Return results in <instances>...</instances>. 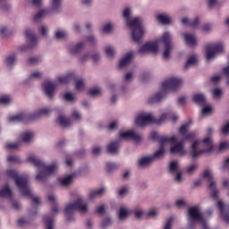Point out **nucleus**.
<instances>
[{
	"label": "nucleus",
	"mask_w": 229,
	"mask_h": 229,
	"mask_svg": "<svg viewBox=\"0 0 229 229\" xmlns=\"http://www.w3.org/2000/svg\"><path fill=\"white\" fill-rule=\"evenodd\" d=\"M164 44L165 51L163 53V58L167 60L169 55H171V49H173V38H171V34L169 32H165L162 38L156 42H147L145 43L140 49L139 53L143 55V53H158V44Z\"/></svg>",
	"instance_id": "f257e3e1"
},
{
	"label": "nucleus",
	"mask_w": 229,
	"mask_h": 229,
	"mask_svg": "<svg viewBox=\"0 0 229 229\" xmlns=\"http://www.w3.org/2000/svg\"><path fill=\"white\" fill-rule=\"evenodd\" d=\"M5 174L8 176V178L14 180L15 185L18 187L22 196L30 198L35 205H40V199L38 197H33L31 188H30V184H28V176L19 175V173H17L15 170H7Z\"/></svg>",
	"instance_id": "f03ea898"
},
{
	"label": "nucleus",
	"mask_w": 229,
	"mask_h": 229,
	"mask_svg": "<svg viewBox=\"0 0 229 229\" xmlns=\"http://www.w3.org/2000/svg\"><path fill=\"white\" fill-rule=\"evenodd\" d=\"M130 8L123 10V17L127 21V26L131 30V38L136 44H140L142 37H144V27H142V20L140 17H136L133 20H130Z\"/></svg>",
	"instance_id": "7ed1b4c3"
},
{
	"label": "nucleus",
	"mask_w": 229,
	"mask_h": 229,
	"mask_svg": "<svg viewBox=\"0 0 229 229\" xmlns=\"http://www.w3.org/2000/svg\"><path fill=\"white\" fill-rule=\"evenodd\" d=\"M29 164H33L35 167H38L39 169V173L36 175V180L38 182H44L47 178V174H53L56 169H58V165L56 164H53L50 165H46L40 158L35 157V156H30L27 159Z\"/></svg>",
	"instance_id": "20e7f679"
},
{
	"label": "nucleus",
	"mask_w": 229,
	"mask_h": 229,
	"mask_svg": "<svg viewBox=\"0 0 229 229\" xmlns=\"http://www.w3.org/2000/svg\"><path fill=\"white\" fill-rule=\"evenodd\" d=\"M183 83L182 79L172 77L162 83V89L164 91H158L155 96L148 98V105H153L158 103L165 96V91L167 90H178Z\"/></svg>",
	"instance_id": "39448f33"
},
{
	"label": "nucleus",
	"mask_w": 229,
	"mask_h": 229,
	"mask_svg": "<svg viewBox=\"0 0 229 229\" xmlns=\"http://www.w3.org/2000/svg\"><path fill=\"white\" fill-rule=\"evenodd\" d=\"M89 208V204L83 202L82 199H78L74 200L72 203H69L64 208V216L67 217L68 223L71 221H74V210H78L81 214H86Z\"/></svg>",
	"instance_id": "423d86ee"
},
{
	"label": "nucleus",
	"mask_w": 229,
	"mask_h": 229,
	"mask_svg": "<svg viewBox=\"0 0 229 229\" xmlns=\"http://www.w3.org/2000/svg\"><path fill=\"white\" fill-rule=\"evenodd\" d=\"M51 109L43 108L33 114L21 113L11 116L9 118V123H30V121H35L38 119L41 115H49Z\"/></svg>",
	"instance_id": "0eeeda50"
},
{
	"label": "nucleus",
	"mask_w": 229,
	"mask_h": 229,
	"mask_svg": "<svg viewBox=\"0 0 229 229\" xmlns=\"http://www.w3.org/2000/svg\"><path fill=\"white\" fill-rule=\"evenodd\" d=\"M202 142H203L204 146L207 148L206 149L198 150V148H199V140H195L191 144L192 158H198V157L203 155V153H210V152L214 151V149H216V146H214L212 144V138H210V137L205 138L202 140Z\"/></svg>",
	"instance_id": "6e6552de"
},
{
	"label": "nucleus",
	"mask_w": 229,
	"mask_h": 229,
	"mask_svg": "<svg viewBox=\"0 0 229 229\" xmlns=\"http://www.w3.org/2000/svg\"><path fill=\"white\" fill-rule=\"evenodd\" d=\"M165 121V114H162L159 119H157L151 115V114H140L137 116L135 123L137 126H140V128H143V126H146L148 124H160Z\"/></svg>",
	"instance_id": "1a4fd4ad"
},
{
	"label": "nucleus",
	"mask_w": 229,
	"mask_h": 229,
	"mask_svg": "<svg viewBox=\"0 0 229 229\" xmlns=\"http://www.w3.org/2000/svg\"><path fill=\"white\" fill-rule=\"evenodd\" d=\"M188 221L190 228H194V225L196 222L199 221L201 223L203 228L207 226L205 223V218H203V215L199 213V208L198 207H191L188 209Z\"/></svg>",
	"instance_id": "9d476101"
},
{
	"label": "nucleus",
	"mask_w": 229,
	"mask_h": 229,
	"mask_svg": "<svg viewBox=\"0 0 229 229\" xmlns=\"http://www.w3.org/2000/svg\"><path fill=\"white\" fill-rule=\"evenodd\" d=\"M174 144L176 143V136H172L170 138L168 137H162L159 140V149L157 150L153 156H151L152 159H156V158H161V157H164V154L165 153V148L164 146H165V144Z\"/></svg>",
	"instance_id": "9b49d317"
},
{
	"label": "nucleus",
	"mask_w": 229,
	"mask_h": 229,
	"mask_svg": "<svg viewBox=\"0 0 229 229\" xmlns=\"http://www.w3.org/2000/svg\"><path fill=\"white\" fill-rule=\"evenodd\" d=\"M225 47L223 43L210 44L206 46V58L207 60H212L218 53H223Z\"/></svg>",
	"instance_id": "f8f14e48"
},
{
	"label": "nucleus",
	"mask_w": 229,
	"mask_h": 229,
	"mask_svg": "<svg viewBox=\"0 0 229 229\" xmlns=\"http://www.w3.org/2000/svg\"><path fill=\"white\" fill-rule=\"evenodd\" d=\"M25 36L29 40V46H22L20 48V51L22 53L24 51H28V49H31L37 46V37L33 35V31L28 29L25 30Z\"/></svg>",
	"instance_id": "ddd939ff"
},
{
	"label": "nucleus",
	"mask_w": 229,
	"mask_h": 229,
	"mask_svg": "<svg viewBox=\"0 0 229 229\" xmlns=\"http://www.w3.org/2000/svg\"><path fill=\"white\" fill-rule=\"evenodd\" d=\"M120 139H123V140H134V142H140L141 137L140 134H137L133 131H127L124 132L120 131L119 132Z\"/></svg>",
	"instance_id": "4468645a"
},
{
	"label": "nucleus",
	"mask_w": 229,
	"mask_h": 229,
	"mask_svg": "<svg viewBox=\"0 0 229 229\" xmlns=\"http://www.w3.org/2000/svg\"><path fill=\"white\" fill-rule=\"evenodd\" d=\"M43 89L45 90L46 96H47L49 99H53V96H55V90L56 89V84L53 83L51 81H46L43 83Z\"/></svg>",
	"instance_id": "2eb2a0df"
},
{
	"label": "nucleus",
	"mask_w": 229,
	"mask_h": 229,
	"mask_svg": "<svg viewBox=\"0 0 229 229\" xmlns=\"http://www.w3.org/2000/svg\"><path fill=\"white\" fill-rule=\"evenodd\" d=\"M217 207L220 210V214L223 215L224 220L229 225V204L225 206L222 200L217 201Z\"/></svg>",
	"instance_id": "dca6fc26"
},
{
	"label": "nucleus",
	"mask_w": 229,
	"mask_h": 229,
	"mask_svg": "<svg viewBox=\"0 0 229 229\" xmlns=\"http://www.w3.org/2000/svg\"><path fill=\"white\" fill-rule=\"evenodd\" d=\"M193 103L199 105V106H205L207 105V98L203 94H195L192 97Z\"/></svg>",
	"instance_id": "f3484780"
},
{
	"label": "nucleus",
	"mask_w": 229,
	"mask_h": 229,
	"mask_svg": "<svg viewBox=\"0 0 229 229\" xmlns=\"http://www.w3.org/2000/svg\"><path fill=\"white\" fill-rule=\"evenodd\" d=\"M133 58V53L129 52L127 53L124 57L120 60L119 63V69H123V67H126V65L130 64L131 63V60Z\"/></svg>",
	"instance_id": "a211bd4d"
},
{
	"label": "nucleus",
	"mask_w": 229,
	"mask_h": 229,
	"mask_svg": "<svg viewBox=\"0 0 229 229\" xmlns=\"http://www.w3.org/2000/svg\"><path fill=\"white\" fill-rule=\"evenodd\" d=\"M183 37L187 46H191V47H195V46H197L196 36L193 34L184 33Z\"/></svg>",
	"instance_id": "6ab92c4d"
},
{
	"label": "nucleus",
	"mask_w": 229,
	"mask_h": 229,
	"mask_svg": "<svg viewBox=\"0 0 229 229\" xmlns=\"http://www.w3.org/2000/svg\"><path fill=\"white\" fill-rule=\"evenodd\" d=\"M184 144H185L184 140L179 141L174 147H171L170 153L172 155H176L177 153H182V151H183Z\"/></svg>",
	"instance_id": "aec40b11"
},
{
	"label": "nucleus",
	"mask_w": 229,
	"mask_h": 229,
	"mask_svg": "<svg viewBox=\"0 0 229 229\" xmlns=\"http://www.w3.org/2000/svg\"><path fill=\"white\" fill-rule=\"evenodd\" d=\"M121 147L119 140L112 141L107 145V153L111 155H115L117 153L119 148Z\"/></svg>",
	"instance_id": "412c9836"
},
{
	"label": "nucleus",
	"mask_w": 229,
	"mask_h": 229,
	"mask_svg": "<svg viewBox=\"0 0 229 229\" xmlns=\"http://www.w3.org/2000/svg\"><path fill=\"white\" fill-rule=\"evenodd\" d=\"M153 162H155L153 157L151 156H148V157H141L139 160V165L140 167H149V165H151Z\"/></svg>",
	"instance_id": "4be33fe9"
},
{
	"label": "nucleus",
	"mask_w": 229,
	"mask_h": 229,
	"mask_svg": "<svg viewBox=\"0 0 229 229\" xmlns=\"http://www.w3.org/2000/svg\"><path fill=\"white\" fill-rule=\"evenodd\" d=\"M55 123H58L59 126L63 128H67L70 124H72L71 118H65L64 115H59L55 120Z\"/></svg>",
	"instance_id": "5701e85b"
},
{
	"label": "nucleus",
	"mask_w": 229,
	"mask_h": 229,
	"mask_svg": "<svg viewBox=\"0 0 229 229\" xmlns=\"http://www.w3.org/2000/svg\"><path fill=\"white\" fill-rule=\"evenodd\" d=\"M209 191H211V198L213 199H219V191L216 188V182L211 181L208 185Z\"/></svg>",
	"instance_id": "b1692460"
},
{
	"label": "nucleus",
	"mask_w": 229,
	"mask_h": 229,
	"mask_svg": "<svg viewBox=\"0 0 229 229\" xmlns=\"http://www.w3.org/2000/svg\"><path fill=\"white\" fill-rule=\"evenodd\" d=\"M0 198H12V190L8 184L0 190Z\"/></svg>",
	"instance_id": "393cba45"
},
{
	"label": "nucleus",
	"mask_w": 229,
	"mask_h": 229,
	"mask_svg": "<svg viewBox=\"0 0 229 229\" xmlns=\"http://www.w3.org/2000/svg\"><path fill=\"white\" fill-rule=\"evenodd\" d=\"M83 47H85V43L80 42L70 50V53L71 55H78V53H81V49H83Z\"/></svg>",
	"instance_id": "a878e982"
},
{
	"label": "nucleus",
	"mask_w": 229,
	"mask_h": 229,
	"mask_svg": "<svg viewBox=\"0 0 229 229\" xmlns=\"http://www.w3.org/2000/svg\"><path fill=\"white\" fill-rule=\"evenodd\" d=\"M48 201L52 203V212L58 214V204L56 203V197L55 195L48 196Z\"/></svg>",
	"instance_id": "bb28decb"
},
{
	"label": "nucleus",
	"mask_w": 229,
	"mask_h": 229,
	"mask_svg": "<svg viewBox=\"0 0 229 229\" xmlns=\"http://www.w3.org/2000/svg\"><path fill=\"white\" fill-rule=\"evenodd\" d=\"M157 19L161 24H171V18L167 14H158Z\"/></svg>",
	"instance_id": "cd10ccee"
},
{
	"label": "nucleus",
	"mask_w": 229,
	"mask_h": 229,
	"mask_svg": "<svg viewBox=\"0 0 229 229\" xmlns=\"http://www.w3.org/2000/svg\"><path fill=\"white\" fill-rule=\"evenodd\" d=\"M182 22L184 25L189 24L191 26V28H196L198 24H199V18H195L192 21H190L187 18H182Z\"/></svg>",
	"instance_id": "c85d7f7f"
},
{
	"label": "nucleus",
	"mask_w": 229,
	"mask_h": 229,
	"mask_svg": "<svg viewBox=\"0 0 229 229\" xmlns=\"http://www.w3.org/2000/svg\"><path fill=\"white\" fill-rule=\"evenodd\" d=\"M43 221L47 229H53V216H45Z\"/></svg>",
	"instance_id": "c756f323"
},
{
	"label": "nucleus",
	"mask_w": 229,
	"mask_h": 229,
	"mask_svg": "<svg viewBox=\"0 0 229 229\" xmlns=\"http://www.w3.org/2000/svg\"><path fill=\"white\" fill-rule=\"evenodd\" d=\"M72 78H74V74L69 73L65 76L58 77L57 80H58L59 83L65 84V83H69V81H71L72 80Z\"/></svg>",
	"instance_id": "7c9ffc66"
},
{
	"label": "nucleus",
	"mask_w": 229,
	"mask_h": 229,
	"mask_svg": "<svg viewBox=\"0 0 229 229\" xmlns=\"http://www.w3.org/2000/svg\"><path fill=\"white\" fill-rule=\"evenodd\" d=\"M103 194H105V188H101L99 190L93 191L89 193V199H94V198L103 196Z\"/></svg>",
	"instance_id": "2f4dec72"
},
{
	"label": "nucleus",
	"mask_w": 229,
	"mask_h": 229,
	"mask_svg": "<svg viewBox=\"0 0 229 229\" xmlns=\"http://www.w3.org/2000/svg\"><path fill=\"white\" fill-rule=\"evenodd\" d=\"M197 63H198V58L196 57V55H191L186 62L184 69H189L190 65H196Z\"/></svg>",
	"instance_id": "473e14b6"
},
{
	"label": "nucleus",
	"mask_w": 229,
	"mask_h": 229,
	"mask_svg": "<svg viewBox=\"0 0 229 229\" xmlns=\"http://www.w3.org/2000/svg\"><path fill=\"white\" fill-rule=\"evenodd\" d=\"M16 61L17 58L15 57V54L9 55L5 60L7 67H12V65H13Z\"/></svg>",
	"instance_id": "72a5a7b5"
},
{
	"label": "nucleus",
	"mask_w": 229,
	"mask_h": 229,
	"mask_svg": "<svg viewBox=\"0 0 229 229\" xmlns=\"http://www.w3.org/2000/svg\"><path fill=\"white\" fill-rule=\"evenodd\" d=\"M23 142H30L33 139V132L26 131L21 134Z\"/></svg>",
	"instance_id": "f704fd0d"
},
{
	"label": "nucleus",
	"mask_w": 229,
	"mask_h": 229,
	"mask_svg": "<svg viewBox=\"0 0 229 229\" xmlns=\"http://www.w3.org/2000/svg\"><path fill=\"white\" fill-rule=\"evenodd\" d=\"M47 13H49V11L43 9L40 10L36 15L34 16V21H40L42 17H46Z\"/></svg>",
	"instance_id": "c9c22d12"
},
{
	"label": "nucleus",
	"mask_w": 229,
	"mask_h": 229,
	"mask_svg": "<svg viewBox=\"0 0 229 229\" xmlns=\"http://www.w3.org/2000/svg\"><path fill=\"white\" fill-rule=\"evenodd\" d=\"M62 0H52V12H60V4Z\"/></svg>",
	"instance_id": "e433bc0d"
},
{
	"label": "nucleus",
	"mask_w": 229,
	"mask_h": 229,
	"mask_svg": "<svg viewBox=\"0 0 229 229\" xmlns=\"http://www.w3.org/2000/svg\"><path fill=\"white\" fill-rule=\"evenodd\" d=\"M40 62H42L40 56L30 57L28 59L29 65H37V64H40Z\"/></svg>",
	"instance_id": "4c0bfd02"
},
{
	"label": "nucleus",
	"mask_w": 229,
	"mask_h": 229,
	"mask_svg": "<svg viewBox=\"0 0 229 229\" xmlns=\"http://www.w3.org/2000/svg\"><path fill=\"white\" fill-rule=\"evenodd\" d=\"M107 58H114L115 55V50L112 47H107L105 49Z\"/></svg>",
	"instance_id": "58836bf2"
},
{
	"label": "nucleus",
	"mask_w": 229,
	"mask_h": 229,
	"mask_svg": "<svg viewBox=\"0 0 229 229\" xmlns=\"http://www.w3.org/2000/svg\"><path fill=\"white\" fill-rule=\"evenodd\" d=\"M72 178H74V174H70L64 179L61 180L62 185H69L71 182H72Z\"/></svg>",
	"instance_id": "ea45409f"
},
{
	"label": "nucleus",
	"mask_w": 229,
	"mask_h": 229,
	"mask_svg": "<svg viewBox=\"0 0 229 229\" xmlns=\"http://www.w3.org/2000/svg\"><path fill=\"white\" fill-rule=\"evenodd\" d=\"M163 115H165V119H167L168 121H172L173 123H176L178 121V115L176 114H163Z\"/></svg>",
	"instance_id": "a19ab883"
},
{
	"label": "nucleus",
	"mask_w": 229,
	"mask_h": 229,
	"mask_svg": "<svg viewBox=\"0 0 229 229\" xmlns=\"http://www.w3.org/2000/svg\"><path fill=\"white\" fill-rule=\"evenodd\" d=\"M128 217V210H126L124 208H120L119 210V219H126Z\"/></svg>",
	"instance_id": "79ce46f5"
},
{
	"label": "nucleus",
	"mask_w": 229,
	"mask_h": 229,
	"mask_svg": "<svg viewBox=\"0 0 229 229\" xmlns=\"http://www.w3.org/2000/svg\"><path fill=\"white\" fill-rule=\"evenodd\" d=\"M75 89L77 90H83V89H85V83L83 82L82 79L76 81Z\"/></svg>",
	"instance_id": "37998d69"
},
{
	"label": "nucleus",
	"mask_w": 229,
	"mask_h": 229,
	"mask_svg": "<svg viewBox=\"0 0 229 229\" xmlns=\"http://www.w3.org/2000/svg\"><path fill=\"white\" fill-rule=\"evenodd\" d=\"M88 94L89 96H92V97L101 96V89H89Z\"/></svg>",
	"instance_id": "c03bdc74"
},
{
	"label": "nucleus",
	"mask_w": 229,
	"mask_h": 229,
	"mask_svg": "<svg viewBox=\"0 0 229 229\" xmlns=\"http://www.w3.org/2000/svg\"><path fill=\"white\" fill-rule=\"evenodd\" d=\"M187 131H189V123L182 124V125L180 127L179 133H180L181 135H186V134H187Z\"/></svg>",
	"instance_id": "a18cd8bd"
},
{
	"label": "nucleus",
	"mask_w": 229,
	"mask_h": 229,
	"mask_svg": "<svg viewBox=\"0 0 229 229\" xmlns=\"http://www.w3.org/2000/svg\"><path fill=\"white\" fill-rule=\"evenodd\" d=\"M110 225H112V219L110 217L104 218L101 228H106V226H110Z\"/></svg>",
	"instance_id": "49530a36"
},
{
	"label": "nucleus",
	"mask_w": 229,
	"mask_h": 229,
	"mask_svg": "<svg viewBox=\"0 0 229 229\" xmlns=\"http://www.w3.org/2000/svg\"><path fill=\"white\" fill-rule=\"evenodd\" d=\"M117 169V165L114 163H107L106 164V171L107 173H112V171H115Z\"/></svg>",
	"instance_id": "de8ad7c7"
},
{
	"label": "nucleus",
	"mask_w": 229,
	"mask_h": 229,
	"mask_svg": "<svg viewBox=\"0 0 229 229\" xmlns=\"http://www.w3.org/2000/svg\"><path fill=\"white\" fill-rule=\"evenodd\" d=\"M194 139H196V132H190L185 136L184 140H189V142H192Z\"/></svg>",
	"instance_id": "09e8293b"
},
{
	"label": "nucleus",
	"mask_w": 229,
	"mask_h": 229,
	"mask_svg": "<svg viewBox=\"0 0 229 229\" xmlns=\"http://www.w3.org/2000/svg\"><path fill=\"white\" fill-rule=\"evenodd\" d=\"M67 36V33L64 30H57L55 32V38L60 39V38H65V37Z\"/></svg>",
	"instance_id": "8fccbe9b"
},
{
	"label": "nucleus",
	"mask_w": 229,
	"mask_h": 229,
	"mask_svg": "<svg viewBox=\"0 0 229 229\" xmlns=\"http://www.w3.org/2000/svg\"><path fill=\"white\" fill-rule=\"evenodd\" d=\"M64 99L68 102L74 101V95H72L70 92H67L64 95Z\"/></svg>",
	"instance_id": "3c124183"
},
{
	"label": "nucleus",
	"mask_w": 229,
	"mask_h": 229,
	"mask_svg": "<svg viewBox=\"0 0 229 229\" xmlns=\"http://www.w3.org/2000/svg\"><path fill=\"white\" fill-rule=\"evenodd\" d=\"M178 171V163L176 161H173L170 164V173H176Z\"/></svg>",
	"instance_id": "603ef678"
},
{
	"label": "nucleus",
	"mask_w": 229,
	"mask_h": 229,
	"mask_svg": "<svg viewBox=\"0 0 229 229\" xmlns=\"http://www.w3.org/2000/svg\"><path fill=\"white\" fill-rule=\"evenodd\" d=\"M7 160L11 164H19V162H21V159L18 157L13 156L8 157Z\"/></svg>",
	"instance_id": "864d4df0"
},
{
	"label": "nucleus",
	"mask_w": 229,
	"mask_h": 229,
	"mask_svg": "<svg viewBox=\"0 0 229 229\" xmlns=\"http://www.w3.org/2000/svg\"><path fill=\"white\" fill-rule=\"evenodd\" d=\"M0 105H10V97L4 96L0 98Z\"/></svg>",
	"instance_id": "5fc2aeb1"
},
{
	"label": "nucleus",
	"mask_w": 229,
	"mask_h": 229,
	"mask_svg": "<svg viewBox=\"0 0 229 229\" xmlns=\"http://www.w3.org/2000/svg\"><path fill=\"white\" fill-rule=\"evenodd\" d=\"M203 178H207L208 180V182H212L213 175L210 173V170L204 171Z\"/></svg>",
	"instance_id": "6e6d98bb"
},
{
	"label": "nucleus",
	"mask_w": 229,
	"mask_h": 229,
	"mask_svg": "<svg viewBox=\"0 0 229 229\" xmlns=\"http://www.w3.org/2000/svg\"><path fill=\"white\" fill-rule=\"evenodd\" d=\"M26 225H30V222L26 218H20L18 219V225L20 226H26Z\"/></svg>",
	"instance_id": "4d7b16f0"
},
{
	"label": "nucleus",
	"mask_w": 229,
	"mask_h": 229,
	"mask_svg": "<svg viewBox=\"0 0 229 229\" xmlns=\"http://www.w3.org/2000/svg\"><path fill=\"white\" fill-rule=\"evenodd\" d=\"M162 137H165V136H159L158 133H157V131H153L150 133V138L152 139V140H158L160 142V139Z\"/></svg>",
	"instance_id": "13d9d810"
},
{
	"label": "nucleus",
	"mask_w": 229,
	"mask_h": 229,
	"mask_svg": "<svg viewBox=\"0 0 229 229\" xmlns=\"http://www.w3.org/2000/svg\"><path fill=\"white\" fill-rule=\"evenodd\" d=\"M229 148V142L223 141L219 144V151H223L225 149H228Z\"/></svg>",
	"instance_id": "bf43d9fd"
},
{
	"label": "nucleus",
	"mask_w": 229,
	"mask_h": 229,
	"mask_svg": "<svg viewBox=\"0 0 229 229\" xmlns=\"http://www.w3.org/2000/svg\"><path fill=\"white\" fill-rule=\"evenodd\" d=\"M114 26L111 23H107L104 26L103 31L104 33H110V31L113 30Z\"/></svg>",
	"instance_id": "052dcab7"
},
{
	"label": "nucleus",
	"mask_w": 229,
	"mask_h": 229,
	"mask_svg": "<svg viewBox=\"0 0 229 229\" xmlns=\"http://www.w3.org/2000/svg\"><path fill=\"white\" fill-rule=\"evenodd\" d=\"M212 112V107L210 106H204L202 108V115H207Z\"/></svg>",
	"instance_id": "680f3d73"
},
{
	"label": "nucleus",
	"mask_w": 229,
	"mask_h": 229,
	"mask_svg": "<svg viewBox=\"0 0 229 229\" xmlns=\"http://www.w3.org/2000/svg\"><path fill=\"white\" fill-rule=\"evenodd\" d=\"M72 119H74L75 121H80V119H81V114H80L78 113V111H73V112L72 113Z\"/></svg>",
	"instance_id": "e2e57ef3"
},
{
	"label": "nucleus",
	"mask_w": 229,
	"mask_h": 229,
	"mask_svg": "<svg viewBox=\"0 0 229 229\" xmlns=\"http://www.w3.org/2000/svg\"><path fill=\"white\" fill-rule=\"evenodd\" d=\"M213 94L214 98H221V94H223V91L221 90V89H215Z\"/></svg>",
	"instance_id": "0e129e2a"
},
{
	"label": "nucleus",
	"mask_w": 229,
	"mask_h": 229,
	"mask_svg": "<svg viewBox=\"0 0 229 229\" xmlns=\"http://www.w3.org/2000/svg\"><path fill=\"white\" fill-rule=\"evenodd\" d=\"M173 226V217H170L166 224L165 225V228L164 229H171V227Z\"/></svg>",
	"instance_id": "69168bd1"
},
{
	"label": "nucleus",
	"mask_w": 229,
	"mask_h": 229,
	"mask_svg": "<svg viewBox=\"0 0 229 229\" xmlns=\"http://www.w3.org/2000/svg\"><path fill=\"white\" fill-rule=\"evenodd\" d=\"M175 205L178 208H182V207H185L187 205L184 200L179 199L176 200Z\"/></svg>",
	"instance_id": "338daca9"
},
{
	"label": "nucleus",
	"mask_w": 229,
	"mask_h": 229,
	"mask_svg": "<svg viewBox=\"0 0 229 229\" xmlns=\"http://www.w3.org/2000/svg\"><path fill=\"white\" fill-rule=\"evenodd\" d=\"M222 133H224V135L229 133V123L222 128Z\"/></svg>",
	"instance_id": "774afa93"
}]
</instances>
